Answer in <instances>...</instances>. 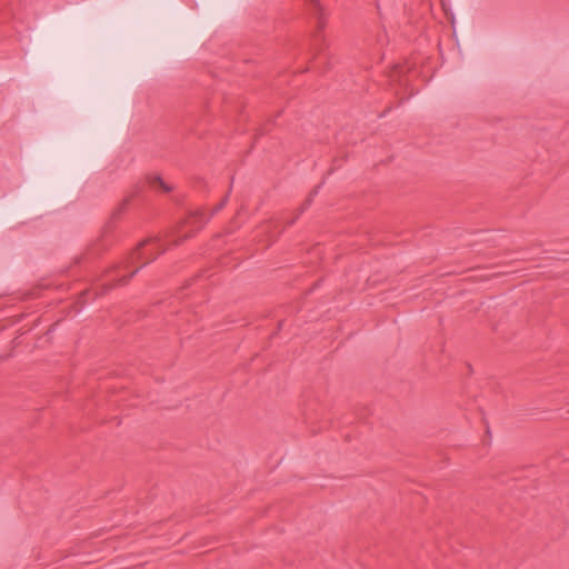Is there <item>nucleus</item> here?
Returning <instances> with one entry per match:
<instances>
[{
    "label": "nucleus",
    "mask_w": 569,
    "mask_h": 569,
    "mask_svg": "<svg viewBox=\"0 0 569 569\" xmlns=\"http://www.w3.org/2000/svg\"><path fill=\"white\" fill-rule=\"evenodd\" d=\"M310 7L315 10V12L318 14V26L319 29H322L326 24V19L323 17L322 7L319 2V0H309Z\"/></svg>",
    "instance_id": "obj_1"
},
{
    "label": "nucleus",
    "mask_w": 569,
    "mask_h": 569,
    "mask_svg": "<svg viewBox=\"0 0 569 569\" xmlns=\"http://www.w3.org/2000/svg\"><path fill=\"white\" fill-rule=\"evenodd\" d=\"M150 184L154 188L159 187L166 192L171 190V188L160 177H153L150 181Z\"/></svg>",
    "instance_id": "obj_2"
},
{
    "label": "nucleus",
    "mask_w": 569,
    "mask_h": 569,
    "mask_svg": "<svg viewBox=\"0 0 569 569\" xmlns=\"http://www.w3.org/2000/svg\"><path fill=\"white\" fill-rule=\"evenodd\" d=\"M133 257H138V258H142V257H146L147 261L146 263H149L150 261L154 260L156 259V256L154 254H148L146 252H142L141 251V248H138L134 252H133Z\"/></svg>",
    "instance_id": "obj_3"
},
{
    "label": "nucleus",
    "mask_w": 569,
    "mask_h": 569,
    "mask_svg": "<svg viewBox=\"0 0 569 569\" xmlns=\"http://www.w3.org/2000/svg\"><path fill=\"white\" fill-rule=\"evenodd\" d=\"M153 243H156V241H153V240H146V241H142V242L140 243V247H144V246H147V244H153Z\"/></svg>",
    "instance_id": "obj_4"
},
{
    "label": "nucleus",
    "mask_w": 569,
    "mask_h": 569,
    "mask_svg": "<svg viewBox=\"0 0 569 569\" xmlns=\"http://www.w3.org/2000/svg\"><path fill=\"white\" fill-rule=\"evenodd\" d=\"M138 270H139V268H137L136 270H133V271L129 274V277H124L121 281H123V282L128 281V279H130L134 273H137V271H138Z\"/></svg>",
    "instance_id": "obj_5"
},
{
    "label": "nucleus",
    "mask_w": 569,
    "mask_h": 569,
    "mask_svg": "<svg viewBox=\"0 0 569 569\" xmlns=\"http://www.w3.org/2000/svg\"><path fill=\"white\" fill-rule=\"evenodd\" d=\"M224 202H226V200H223V201H222V202H221V203L216 208V210H214V211L217 212L218 210H220V209L224 206Z\"/></svg>",
    "instance_id": "obj_6"
}]
</instances>
